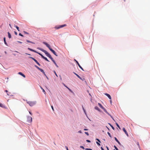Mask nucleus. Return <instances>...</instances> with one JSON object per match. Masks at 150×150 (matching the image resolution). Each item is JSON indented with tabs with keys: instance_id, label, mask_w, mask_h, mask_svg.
Segmentation results:
<instances>
[{
	"instance_id": "f257e3e1",
	"label": "nucleus",
	"mask_w": 150,
	"mask_h": 150,
	"mask_svg": "<svg viewBox=\"0 0 150 150\" xmlns=\"http://www.w3.org/2000/svg\"><path fill=\"white\" fill-rule=\"evenodd\" d=\"M34 66L35 67L37 68L38 70H40L41 72H42L44 75L45 76H46V74H45V71H44L43 69H41L36 65H35Z\"/></svg>"
},
{
	"instance_id": "f03ea898",
	"label": "nucleus",
	"mask_w": 150,
	"mask_h": 150,
	"mask_svg": "<svg viewBox=\"0 0 150 150\" xmlns=\"http://www.w3.org/2000/svg\"><path fill=\"white\" fill-rule=\"evenodd\" d=\"M44 52L45 53L46 56L49 58L51 59L53 58L50 54L46 50Z\"/></svg>"
},
{
	"instance_id": "7ed1b4c3",
	"label": "nucleus",
	"mask_w": 150,
	"mask_h": 150,
	"mask_svg": "<svg viewBox=\"0 0 150 150\" xmlns=\"http://www.w3.org/2000/svg\"><path fill=\"white\" fill-rule=\"evenodd\" d=\"M66 26V25L65 24H63L61 25H58L56 26L55 27V28L56 29H59L60 28H63Z\"/></svg>"
},
{
	"instance_id": "20e7f679",
	"label": "nucleus",
	"mask_w": 150,
	"mask_h": 150,
	"mask_svg": "<svg viewBox=\"0 0 150 150\" xmlns=\"http://www.w3.org/2000/svg\"><path fill=\"white\" fill-rule=\"evenodd\" d=\"M27 103L30 106H32L34 105L36 103V101H28L27 102Z\"/></svg>"
},
{
	"instance_id": "39448f33",
	"label": "nucleus",
	"mask_w": 150,
	"mask_h": 150,
	"mask_svg": "<svg viewBox=\"0 0 150 150\" xmlns=\"http://www.w3.org/2000/svg\"><path fill=\"white\" fill-rule=\"evenodd\" d=\"M98 105L106 113H107L108 112H107L106 109L102 105L101 103H98Z\"/></svg>"
},
{
	"instance_id": "423d86ee",
	"label": "nucleus",
	"mask_w": 150,
	"mask_h": 150,
	"mask_svg": "<svg viewBox=\"0 0 150 150\" xmlns=\"http://www.w3.org/2000/svg\"><path fill=\"white\" fill-rule=\"evenodd\" d=\"M42 43L45 45L46 46L49 48V50L52 48L51 47L50 45L47 42H43Z\"/></svg>"
},
{
	"instance_id": "0eeeda50",
	"label": "nucleus",
	"mask_w": 150,
	"mask_h": 150,
	"mask_svg": "<svg viewBox=\"0 0 150 150\" xmlns=\"http://www.w3.org/2000/svg\"><path fill=\"white\" fill-rule=\"evenodd\" d=\"M42 43L45 45L46 46L49 48V50L52 48L51 47L50 45L47 42H43Z\"/></svg>"
},
{
	"instance_id": "6e6552de",
	"label": "nucleus",
	"mask_w": 150,
	"mask_h": 150,
	"mask_svg": "<svg viewBox=\"0 0 150 150\" xmlns=\"http://www.w3.org/2000/svg\"><path fill=\"white\" fill-rule=\"evenodd\" d=\"M42 43L45 45L46 46L49 48V50L52 48L51 47L50 45L47 42H43Z\"/></svg>"
},
{
	"instance_id": "1a4fd4ad",
	"label": "nucleus",
	"mask_w": 150,
	"mask_h": 150,
	"mask_svg": "<svg viewBox=\"0 0 150 150\" xmlns=\"http://www.w3.org/2000/svg\"><path fill=\"white\" fill-rule=\"evenodd\" d=\"M38 54H39L41 56V57L42 59H44L45 60H46L47 62H49V61L48 60V59H47V58L46 57H44L42 54H41L39 52Z\"/></svg>"
},
{
	"instance_id": "9d476101",
	"label": "nucleus",
	"mask_w": 150,
	"mask_h": 150,
	"mask_svg": "<svg viewBox=\"0 0 150 150\" xmlns=\"http://www.w3.org/2000/svg\"><path fill=\"white\" fill-rule=\"evenodd\" d=\"M27 121L29 123H31L32 121V117L30 116H28L27 117Z\"/></svg>"
},
{
	"instance_id": "9b49d317",
	"label": "nucleus",
	"mask_w": 150,
	"mask_h": 150,
	"mask_svg": "<svg viewBox=\"0 0 150 150\" xmlns=\"http://www.w3.org/2000/svg\"><path fill=\"white\" fill-rule=\"evenodd\" d=\"M74 61H75L77 64L78 65L79 67L83 71H84L83 69V68L80 65L78 61H77L76 59H74Z\"/></svg>"
},
{
	"instance_id": "f8f14e48",
	"label": "nucleus",
	"mask_w": 150,
	"mask_h": 150,
	"mask_svg": "<svg viewBox=\"0 0 150 150\" xmlns=\"http://www.w3.org/2000/svg\"><path fill=\"white\" fill-rule=\"evenodd\" d=\"M62 83L63 85L65 87L67 88L72 93H74V92L73 91L69 88L68 86H67L64 83Z\"/></svg>"
},
{
	"instance_id": "ddd939ff",
	"label": "nucleus",
	"mask_w": 150,
	"mask_h": 150,
	"mask_svg": "<svg viewBox=\"0 0 150 150\" xmlns=\"http://www.w3.org/2000/svg\"><path fill=\"white\" fill-rule=\"evenodd\" d=\"M28 50H30L31 51H32V52H34L35 53H36L37 54H38L39 53V52H37L35 50H33V49H32L31 48H29V47H28Z\"/></svg>"
},
{
	"instance_id": "4468645a",
	"label": "nucleus",
	"mask_w": 150,
	"mask_h": 150,
	"mask_svg": "<svg viewBox=\"0 0 150 150\" xmlns=\"http://www.w3.org/2000/svg\"><path fill=\"white\" fill-rule=\"evenodd\" d=\"M56 56H58V55L57 54L56 52L54 50L52 49L51 48L50 50Z\"/></svg>"
},
{
	"instance_id": "2eb2a0df",
	"label": "nucleus",
	"mask_w": 150,
	"mask_h": 150,
	"mask_svg": "<svg viewBox=\"0 0 150 150\" xmlns=\"http://www.w3.org/2000/svg\"><path fill=\"white\" fill-rule=\"evenodd\" d=\"M96 140L98 141V142H96V143L97 144V145L99 146H100V144L99 143H101V141H100V139L98 138H96Z\"/></svg>"
},
{
	"instance_id": "dca6fc26",
	"label": "nucleus",
	"mask_w": 150,
	"mask_h": 150,
	"mask_svg": "<svg viewBox=\"0 0 150 150\" xmlns=\"http://www.w3.org/2000/svg\"><path fill=\"white\" fill-rule=\"evenodd\" d=\"M29 58H30L32 59L37 64L38 62V61L35 59L34 58L32 57H29Z\"/></svg>"
},
{
	"instance_id": "f3484780",
	"label": "nucleus",
	"mask_w": 150,
	"mask_h": 150,
	"mask_svg": "<svg viewBox=\"0 0 150 150\" xmlns=\"http://www.w3.org/2000/svg\"><path fill=\"white\" fill-rule=\"evenodd\" d=\"M0 107L1 108H4L5 109H6L7 108L2 103H0Z\"/></svg>"
},
{
	"instance_id": "a211bd4d",
	"label": "nucleus",
	"mask_w": 150,
	"mask_h": 150,
	"mask_svg": "<svg viewBox=\"0 0 150 150\" xmlns=\"http://www.w3.org/2000/svg\"><path fill=\"white\" fill-rule=\"evenodd\" d=\"M114 139H115V141L120 146H121V144L120 143V142L119 141V140L117 139V138L116 137H114Z\"/></svg>"
},
{
	"instance_id": "6ab92c4d",
	"label": "nucleus",
	"mask_w": 150,
	"mask_h": 150,
	"mask_svg": "<svg viewBox=\"0 0 150 150\" xmlns=\"http://www.w3.org/2000/svg\"><path fill=\"white\" fill-rule=\"evenodd\" d=\"M122 130H123V131L125 132V134L128 137L129 136L128 134L127 131H126V129H125V128L124 127H123L122 129Z\"/></svg>"
},
{
	"instance_id": "aec40b11",
	"label": "nucleus",
	"mask_w": 150,
	"mask_h": 150,
	"mask_svg": "<svg viewBox=\"0 0 150 150\" xmlns=\"http://www.w3.org/2000/svg\"><path fill=\"white\" fill-rule=\"evenodd\" d=\"M52 61L54 63V64L55 65V66H56V67L57 68L59 67V66H58V65L57 64V63H56L55 61V60L53 59V58H52L51 59Z\"/></svg>"
},
{
	"instance_id": "412c9836",
	"label": "nucleus",
	"mask_w": 150,
	"mask_h": 150,
	"mask_svg": "<svg viewBox=\"0 0 150 150\" xmlns=\"http://www.w3.org/2000/svg\"><path fill=\"white\" fill-rule=\"evenodd\" d=\"M105 95L107 96L110 99H111V96L109 94L107 93H105Z\"/></svg>"
},
{
	"instance_id": "4be33fe9",
	"label": "nucleus",
	"mask_w": 150,
	"mask_h": 150,
	"mask_svg": "<svg viewBox=\"0 0 150 150\" xmlns=\"http://www.w3.org/2000/svg\"><path fill=\"white\" fill-rule=\"evenodd\" d=\"M18 74H19V75H20L21 76H22L24 78H25V74H23L22 72H19L18 73Z\"/></svg>"
},
{
	"instance_id": "5701e85b",
	"label": "nucleus",
	"mask_w": 150,
	"mask_h": 150,
	"mask_svg": "<svg viewBox=\"0 0 150 150\" xmlns=\"http://www.w3.org/2000/svg\"><path fill=\"white\" fill-rule=\"evenodd\" d=\"M94 108L95 110H97L99 112H100L101 111L100 109L98 106H95Z\"/></svg>"
},
{
	"instance_id": "b1692460",
	"label": "nucleus",
	"mask_w": 150,
	"mask_h": 150,
	"mask_svg": "<svg viewBox=\"0 0 150 150\" xmlns=\"http://www.w3.org/2000/svg\"><path fill=\"white\" fill-rule=\"evenodd\" d=\"M82 109L83 111V112H84V113H85V115L87 116V113H86V110L84 108L83 105H82Z\"/></svg>"
},
{
	"instance_id": "393cba45",
	"label": "nucleus",
	"mask_w": 150,
	"mask_h": 150,
	"mask_svg": "<svg viewBox=\"0 0 150 150\" xmlns=\"http://www.w3.org/2000/svg\"><path fill=\"white\" fill-rule=\"evenodd\" d=\"M26 41L27 42H29V43H31L33 44H35V43L34 42H32V41H30L28 40H26Z\"/></svg>"
},
{
	"instance_id": "a878e982",
	"label": "nucleus",
	"mask_w": 150,
	"mask_h": 150,
	"mask_svg": "<svg viewBox=\"0 0 150 150\" xmlns=\"http://www.w3.org/2000/svg\"><path fill=\"white\" fill-rule=\"evenodd\" d=\"M107 114L114 121H115V122H116L113 117L108 112L107 113Z\"/></svg>"
},
{
	"instance_id": "bb28decb",
	"label": "nucleus",
	"mask_w": 150,
	"mask_h": 150,
	"mask_svg": "<svg viewBox=\"0 0 150 150\" xmlns=\"http://www.w3.org/2000/svg\"><path fill=\"white\" fill-rule=\"evenodd\" d=\"M37 49L41 51H42V52H44L45 51V50H44V49H42V48H40V47H38L37 48Z\"/></svg>"
},
{
	"instance_id": "cd10ccee",
	"label": "nucleus",
	"mask_w": 150,
	"mask_h": 150,
	"mask_svg": "<svg viewBox=\"0 0 150 150\" xmlns=\"http://www.w3.org/2000/svg\"><path fill=\"white\" fill-rule=\"evenodd\" d=\"M8 34V37L9 39L11 38V33L9 32L7 33Z\"/></svg>"
},
{
	"instance_id": "c85d7f7f",
	"label": "nucleus",
	"mask_w": 150,
	"mask_h": 150,
	"mask_svg": "<svg viewBox=\"0 0 150 150\" xmlns=\"http://www.w3.org/2000/svg\"><path fill=\"white\" fill-rule=\"evenodd\" d=\"M108 124L110 125V126L112 128L113 130H115V128L113 127V126L110 123H108Z\"/></svg>"
},
{
	"instance_id": "c756f323",
	"label": "nucleus",
	"mask_w": 150,
	"mask_h": 150,
	"mask_svg": "<svg viewBox=\"0 0 150 150\" xmlns=\"http://www.w3.org/2000/svg\"><path fill=\"white\" fill-rule=\"evenodd\" d=\"M14 27L16 28L18 30V31H20L19 29V27L17 25H14Z\"/></svg>"
},
{
	"instance_id": "7c9ffc66",
	"label": "nucleus",
	"mask_w": 150,
	"mask_h": 150,
	"mask_svg": "<svg viewBox=\"0 0 150 150\" xmlns=\"http://www.w3.org/2000/svg\"><path fill=\"white\" fill-rule=\"evenodd\" d=\"M40 87L41 89L42 90L43 92L45 94L46 93H45V90L43 89V88L41 86H40Z\"/></svg>"
},
{
	"instance_id": "2f4dec72",
	"label": "nucleus",
	"mask_w": 150,
	"mask_h": 150,
	"mask_svg": "<svg viewBox=\"0 0 150 150\" xmlns=\"http://www.w3.org/2000/svg\"><path fill=\"white\" fill-rule=\"evenodd\" d=\"M115 122V124L116 125V126L117 127L120 129L121 128L120 127V126L119 125H118V124L116 122Z\"/></svg>"
},
{
	"instance_id": "473e14b6",
	"label": "nucleus",
	"mask_w": 150,
	"mask_h": 150,
	"mask_svg": "<svg viewBox=\"0 0 150 150\" xmlns=\"http://www.w3.org/2000/svg\"><path fill=\"white\" fill-rule=\"evenodd\" d=\"M107 134L110 137V138L112 137L111 135L109 132H107Z\"/></svg>"
},
{
	"instance_id": "72a5a7b5",
	"label": "nucleus",
	"mask_w": 150,
	"mask_h": 150,
	"mask_svg": "<svg viewBox=\"0 0 150 150\" xmlns=\"http://www.w3.org/2000/svg\"><path fill=\"white\" fill-rule=\"evenodd\" d=\"M4 42L5 44L7 46H8V45L7 43L6 42V40L4 41Z\"/></svg>"
},
{
	"instance_id": "f704fd0d",
	"label": "nucleus",
	"mask_w": 150,
	"mask_h": 150,
	"mask_svg": "<svg viewBox=\"0 0 150 150\" xmlns=\"http://www.w3.org/2000/svg\"><path fill=\"white\" fill-rule=\"evenodd\" d=\"M23 32L25 34H28V35L29 34V33L28 32H27L25 31H23Z\"/></svg>"
},
{
	"instance_id": "c9c22d12",
	"label": "nucleus",
	"mask_w": 150,
	"mask_h": 150,
	"mask_svg": "<svg viewBox=\"0 0 150 150\" xmlns=\"http://www.w3.org/2000/svg\"><path fill=\"white\" fill-rule=\"evenodd\" d=\"M114 148L116 150H119L117 148V146H116L114 145Z\"/></svg>"
},
{
	"instance_id": "e433bc0d",
	"label": "nucleus",
	"mask_w": 150,
	"mask_h": 150,
	"mask_svg": "<svg viewBox=\"0 0 150 150\" xmlns=\"http://www.w3.org/2000/svg\"><path fill=\"white\" fill-rule=\"evenodd\" d=\"M19 35L20 36H21V37H24V35H22V34L21 33H19Z\"/></svg>"
},
{
	"instance_id": "4c0bfd02",
	"label": "nucleus",
	"mask_w": 150,
	"mask_h": 150,
	"mask_svg": "<svg viewBox=\"0 0 150 150\" xmlns=\"http://www.w3.org/2000/svg\"><path fill=\"white\" fill-rule=\"evenodd\" d=\"M80 147V148H82L83 149H85V148L84 146H81Z\"/></svg>"
},
{
	"instance_id": "58836bf2",
	"label": "nucleus",
	"mask_w": 150,
	"mask_h": 150,
	"mask_svg": "<svg viewBox=\"0 0 150 150\" xmlns=\"http://www.w3.org/2000/svg\"><path fill=\"white\" fill-rule=\"evenodd\" d=\"M73 73L75 75L77 76V77H78V76H79V75H78V74H76L75 72H73Z\"/></svg>"
},
{
	"instance_id": "ea45409f",
	"label": "nucleus",
	"mask_w": 150,
	"mask_h": 150,
	"mask_svg": "<svg viewBox=\"0 0 150 150\" xmlns=\"http://www.w3.org/2000/svg\"><path fill=\"white\" fill-rule=\"evenodd\" d=\"M11 93L10 92H8V93H7V94L8 96H13V95H10V94Z\"/></svg>"
},
{
	"instance_id": "a19ab883",
	"label": "nucleus",
	"mask_w": 150,
	"mask_h": 150,
	"mask_svg": "<svg viewBox=\"0 0 150 150\" xmlns=\"http://www.w3.org/2000/svg\"><path fill=\"white\" fill-rule=\"evenodd\" d=\"M136 143H137V145L138 146L139 148H140V146H139V142H137Z\"/></svg>"
},
{
	"instance_id": "79ce46f5",
	"label": "nucleus",
	"mask_w": 150,
	"mask_h": 150,
	"mask_svg": "<svg viewBox=\"0 0 150 150\" xmlns=\"http://www.w3.org/2000/svg\"><path fill=\"white\" fill-rule=\"evenodd\" d=\"M85 133L88 136L89 135V133L87 132H85Z\"/></svg>"
},
{
	"instance_id": "37998d69",
	"label": "nucleus",
	"mask_w": 150,
	"mask_h": 150,
	"mask_svg": "<svg viewBox=\"0 0 150 150\" xmlns=\"http://www.w3.org/2000/svg\"><path fill=\"white\" fill-rule=\"evenodd\" d=\"M85 150H93L92 149L90 148H85Z\"/></svg>"
},
{
	"instance_id": "c03bdc74",
	"label": "nucleus",
	"mask_w": 150,
	"mask_h": 150,
	"mask_svg": "<svg viewBox=\"0 0 150 150\" xmlns=\"http://www.w3.org/2000/svg\"><path fill=\"white\" fill-rule=\"evenodd\" d=\"M86 142H88V143H90L91 142V141H90V140H88V139L86 140Z\"/></svg>"
},
{
	"instance_id": "a18cd8bd",
	"label": "nucleus",
	"mask_w": 150,
	"mask_h": 150,
	"mask_svg": "<svg viewBox=\"0 0 150 150\" xmlns=\"http://www.w3.org/2000/svg\"><path fill=\"white\" fill-rule=\"evenodd\" d=\"M54 74H55V75L56 76H57V77H58V75H57V74L56 71H54Z\"/></svg>"
},
{
	"instance_id": "49530a36",
	"label": "nucleus",
	"mask_w": 150,
	"mask_h": 150,
	"mask_svg": "<svg viewBox=\"0 0 150 150\" xmlns=\"http://www.w3.org/2000/svg\"><path fill=\"white\" fill-rule=\"evenodd\" d=\"M78 77L80 79L82 80V78L81 77L79 76Z\"/></svg>"
},
{
	"instance_id": "de8ad7c7",
	"label": "nucleus",
	"mask_w": 150,
	"mask_h": 150,
	"mask_svg": "<svg viewBox=\"0 0 150 150\" xmlns=\"http://www.w3.org/2000/svg\"><path fill=\"white\" fill-rule=\"evenodd\" d=\"M51 108L52 109V110L54 111V108H53V107L52 105H51Z\"/></svg>"
},
{
	"instance_id": "09e8293b",
	"label": "nucleus",
	"mask_w": 150,
	"mask_h": 150,
	"mask_svg": "<svg viewBox=\"0 0 150 150\" xmlns=\"http://www.w3.org/2000/svg\"><path fill=\"white\" fill-rule=\"evenodd\" d=\"M14 33H15V35H17L18 33H17V32H16L15 31L14 32Z\"/></svg>"
},
{
	"instance_id": "8fccbe9b",
	"label": "nucleus",
	"mask_w": 150,
	"mask_h": 150,
	"mask_svg": "<svg viewBox=\"0 0 150 150\" xmlns=\"http://www.w3.org/2000/svg\"><path fill=\"white\" fill-rule=\"evenodd\" d=\"M65 148H66L67 150H69L68 148V147L67 146H65Z\"/></svg>"
},
{
	"instance_id": "3c124183",
	"label": "nucleus",
	"mask_w": 150,
	"mask_h": 150,
	"mask_svg": "<svg viewBox=\"0 0 150 150\" xmlns=\"http://www.w3.org/2000/svg\"><path fill=\"white\" fill-rule=\"evenodd\" d=\"M59 77L60 78V79L61 80H62V77H61V75H59Z\"/></svg>"
},
{
	"instance_id": "603ef678",
	"label": "nucleus",
	"mask_w": 150,
	"mask_h": 150,
	"mask_svg": "<svg viewBox=\"0 0 150 150\" xmlns=\"http://www.w3.org/2000/svg\"><path fill=\"white\" fill-rule=\"evenodd\" d=\"M106 127L107 128V129H108L109 131H110V129L107 126H106Z\"/></svg>"
},
{
	"instance_id": "864d4df0",
	"label": "nucleus",
	"mask_w": 150,
	"mask_h": 150,
	"mask_svg": "<svg viewBox=\"0 0 150 150\" xmlns=\"http://www.w3.org/2000/svg\"><path fill=\"white\" fill-rule=\"evenodd\" d=\"M17 42L18 43H20V44H22V42L20 41H17Z\"/></svg>"
},
{
	"instance_id": "5fc2aeb1",
	"label": "nucleus",
	"mask_w": 150,
	"mask_h": 150,
	"mask_svg": "<svg viewBox=\"0 0 150 150\" xmlns=\"http://www.w3.org/2000/svg\"><path fill=\"white\" fill-rule=\"evenodd\" d=\"M78 132L80 133H82V131L81 130H79Z\"/></svg>"
},
{
	"instance_id": "6e6d98bb",
	"label": "nucleus",
	"mask_w": 150,
	"mask_h": 150,
	"mask_svg": "<svg viewBox=\"0 0 150 150\" xmlns=\"http://www.w3.org/2000/svg\"><path fill=\"white\" fill-rule=\"evenodd\" d=\"M83 130L84 131H88V129H84Z\"/></svg>"
},
{
	"instance_id": "4d7b16f0",
	"label": "nucleus",
	"mask_w": 150,
	"mask_h": 150,
	"mask_svg": "<svg viewBox=\"0 0 150 150\" xmlns=\"http://www.w3.org/2000/svg\"><path fill=\"white\" fill-rule=\"evenodd\" d=\"M110 104L111 105H112V100H111V99L110 100Z\"/></svg>"
},
{
	"instance_id": "13d9d810",
	"label": "nucleus",
	"mask_w": 150,
	"mask_h": 150,
	"mask_svg": "<svg viewBox=\"0 0 150 150\" xmlns=\"http://www.w3.org/2000/svg\"><path fill=\"white\" fill-rule=\"evenodd\" d=\"M3 39H4V41H5V40H6V38L5 37H4L3 38Z\"/></svg>"
},
{
	"instance_id": "bf43d9fd",
	"label": "nucleus",
	"mask_w": 150,
	"mask_h": 150,
	"mask_svg": "<svg viewBox=\"0 0 150 150\" xmlns=\"http://www.w3.org/2000/svg\"><path fill=\"white\" fill-rule=\"evenodd\" d=\"M25 54L26 55H30L31 54H28V53H25Z\"/></svg>"
},
{
	"instance_id": "052dcab7",
	"label": "nucleus",
	"mask_w": 150,
	"mask_h": 150,
	"mask_svg": "<svg viewBox=\"0 0 150 150\" xmlns=\"http://www.w3.org/2000/svg\"><path fill=\"white\" fill-rule=\"evenodd\" d=\"M37 64L38 66H41L39 62H38V63Z\"/></svg>"
},
{
	"instance_id": "680f3d73",
	"label": "nucleus",
	"mask_w": 150,
	"mask_h": 150,
	"mask_svg": "<svg viewBox=\"0 0 150 150\" xmlns=\"http://www.w3.org/2000/svg\"><path fill=\"white\" fill-rule=\"evenodd\" d=\"M101 150H105L104 149L102 146L101 147Z\"/></svg>"
},
{
	"instance_id": "e2e57ef3",
	"label": "nucleus",
	"mask_w": 150,
	"mask_h": 150,
	"mask_svg": "<svg viewBox=\"0 0 150 150\" xmlns=\"http://www.w3.org/2000/svg\"><path fill=\"white\" fill-rule=\"evenodd\" d=\"M5 92H6L7 93H8V90H5Z\"/></svg>"
},
{
	"instance_id": "0e129e2a",
	"label": "nucleus",
	"mask_w": 150,
	"mask_h": 150,
	"mask_svg": "<svg viewBox=\"0 0 150 150\" xmlns=\"http://www.w3.org/2000/svg\"><path fill=\"white\" fill-rule=\"evenodd\" d=\"M106 147L107 149V150H109L108 147L107 146H106Z\"/></svg>"
},
{
	"instance_id": "69168bd1",
	"label": "nucleus",
	"mask_w": 150,
	"mask_h": 150,
	"mask_svg": "<svg viewBox=\"0 0 150 150\" xmlns=\"http://www.w3.org/2000/svg\"><path fill=\"white\" fill-rule=\"evenodd\" d=\"M29 113H30V115H32V113H31V112L29 111Z\"/></svg>"
},
{
	"instance_id": "338daca9",
	"label": "nucleus",
	"mask_w": 150,
	"mask_h": 150,
	"mask_svg": "<svg viewBox=\"0 0 150 150\" xmlns=\"http://www.w3.org/2000/svg\"><path fill=\"white\" fill-rule=\"evenodd\" d=\"M9 25L10 27V28H12V26H11V25L10 24H9Z\"/></svg>"
},
{
	"instance_id": "774afa93",
	"label": "nucleus",
	"mask_w": 150,
	"mask_h": 150,
	"mask_svg": "<svg viewBox=\"0 0 150 150\" xmlns=\"http://www.w3.org/2000/svg\"><path fill=\"white\" fill-rule=\"evenodd\" d=\"M84 80H85V79L84 78H82V80H82V81H83Z\"/></svg>"
}]
</instances>
